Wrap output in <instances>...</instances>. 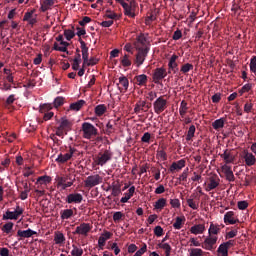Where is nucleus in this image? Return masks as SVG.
<instances>
[{
	"mask_svg": "<svg viewBox=\"0 0 256 256\" xmlns=\"http://www.w3.org/2000/svg\"><path fill=\"white\" fill-rule=\"evenodd\" d=\"M111 237H113V233L105 230L98 239V247L103 249V247H105V243H107Z\"/></svg>",
	"mask_w": 256,
	"mask_h": 256,
	"instance_id": "obj_15",
	"label": "nucleus"
},
{
	"mask_svg": "<svg viewBox=\"0 0 256 256\" xmlns=\"http://www.w3.org/2000/svg\"><path fill=\"white\" fill-rule=\"evenodd\" d=\"M217 236H211L205 238L204 242L202 243V249L206 251H215V245H217Z\"/></svg>",
	"mask_w": 256,
	"mask_h": 256,
	"instance_id": "obj_9",
	"label": "nucleus"
},
{
	"mask_svg": "<svg viewBox=\"0 0 256 256\" xmlns=\"http://www.w3.org/2000/svg\"><path fill=\"white\" fill-rule=\"evenodd\" d=\"M113 159V152L111 150H105L103 153H99L96 158V165L103 167L108 161Z\"/></svg>",
	"mask_w": 256,
	"mask_h": 256,
	"instance_id": "obj_8",
	"label": "nucleus"
},
{
	"mask_svg": "<svg viewBox=\"0 0 256 256\" xmlns=\"http://www.w3.org/2000/svg\"><path fill=\"white\" fill-rule=\"evenodd\" d=\"M224 223L225 225H235L239 223V219L235 218V212L228 211L224 214Z\"/></svg>",
	"mask_w": 256,
	"mask_h": 256,
	"instance_id": "obj_14",
	"label": "nucleus"
},
{
	"mask_svg": "<svg viewBox=\"0 0 256 256\" xmlns=\"http://www.w3.org/2000/svg\"><path fill=\"white\" fill-rule=\"evenodd\" d=\"M54 241L56 245H61V243H65V235L61 232H56L54 236Z\"/></svg>",
	"mask_w": 256,
	"mask_h": 256,
	"instance_id": "obj_38",
	"label": "nucleus"
},
{
	"mask_svg": "<svg viewBox=\"0 0 256 256\" xmlns=\"http://www.w3.org/2000/svg\"><path fill=\"white\" fill-rule=\"evenodd\" d=\"M186 202L188 207H190V209H193L194 211H197V209H199V201H195L192 198H188Z\"/></svg>",
	"mask_w": 256,
	"mask_h": 256,
	"instance_id": "obj_39",
	"label": "nucleus"
},
{
	"mask_svg": "<svg viewBox=\"0 0 256 256\" xmlns=\"http://www.w3.org/2000/svg\"><path fill=\"white\" fill-rule=\"evenodd\" d=\"M52 109H53V106H51V104H44L40 106V113L44 114L43 116L44 121H49L53 117L54 113L50 111Z\"/></svg>",
	"mask_w": 256,
	"mask_h": 256,
	"instance_id": "obj_12",
	"label": "nucleus"
},
{
	"mask_svg": "<svg viewBox=\"0 0 256 256\" xmlns=\"http://www.w3.org/2000/svg\"><path fill=\"white\" fill-rule=\"evenodd\" d=\"M193 235H201L205 233V224H196L190 228Z\"/></svg>",
	"mask_w": 256,
	"mask_h": 256,
	"instance_id": "obj_25",
	"label": "nucleus"
},
{
	"mask_svg": "<svg viewBox=\"0 0 256 256\" xmlns=\"http://www.w3.org/2000/svg\"><path fill=\"white\" fill-rule=\"evenodd\" d=\"M13 213H14L15 221H17V219H19V217L23 215V208H20L19 206H17L15 211H13Z\"/></svg>",
	"mask_w": 256,
	"mask_h": 256,
	"instance_id": "obj_58",
	"label": "nucleus"
},
{
	"mask_svg": "<svg viewBox=\"0 0 256 256\" xmlns=\"http://www.w3.org/2000/svg\"><path fill=\"white\" fill-rule=\"evenodd\" d=\"M244 160L247 167H253V165H255L256 163V158H255V155H253V153L245 152Z\"/></svg>",
	"mask_w": 256,
	"mask_h": 256,
	"instance_id": "obj_22",
	"label": "nucleus"
},
{
	"mask_svg": "<svg viewBox=\"0 0 256 256\" xmlns=\"http://www.w3.org/2000/svg\"><path fill=\"white\" fill-rule=\"evenodd\" d=\"M187 101L182 100L180 103L179 113L181 117H185L187 115V111H189V106H187Z\"/></svg>",
	"mask_w": 256,
	"mask_h": 256,
	"instance_id": "obj_31",
	"label": "nucleus"
},
{
	"mask_svg": "<svg viewBox=\"0 0 256 256\" xmlns=\"http://www.w3.org/2000/svg\"><path fill=\"white\" fill-rule=\"evenodd\" d=\"M56 187L57 189H60V191H65L66 189H69V187H73V184L75 183V177L71 176V174H66L62 176H56Z\"/></svg>",
	"mask_w": 256,
	"mask_h": 256,
	"instance_id": "obj_1",
	"label": "nucleus"
},
{
	"mask_svg": "<svg viewBox=\"0 0 256 256\" xmlns=\"http://www.w3.org/2000/svg\"><path fill=\"white\" fill-rule=\"evenodd\" d=\"M121 6L123 7L124 14L127 17H131L132 19L135 18V12H133V7L131 5H129L128 3L122 1L121 2Z\"/></svg>",
	"mask_w": 256,
	"mask_h": 256,
	"instance_id": "obj_23",
	"label": "nucleus"
},
{
	"mask_svg": "<svg viewBox=\"0 0 256 256\" xmlns=\"http://www.w3.org/2000/svg\"><path fill=\"white\" fill-rule=\"evenodd\" d=\"M170 205L174 209H179L181 207V201H179L177 198L170 199Z\"/></svg>",
	"mask_w": 256,
	"mask_h": 256,
	"instance_id": "obj_53",
	"label": "nucleus"
},
{
	"mask_svg": "<svg viewBox=\"0 0 256 256\" xmlns=\"http://www.w3.org/2000/svg\"><path fill=\"white\" fill-rule=\"evenodd\" d=\"M149 81V77L145 74H140L134 77L135 85L138 87H147V83Z\"/></svg>",
	"mask_w": 256,
	"mask_h": 256,
	"instance_id": "obj_17",
	"label": "nucleus"
},
{
	"mask_svg": "<svg viewBox=\"0 0 256 256\" xmlns=\"http://www.w3.org/2000/svg\"><path fill=\"white\" fill-rule=\"evenodd\" d=\"M33 235H37V232L31 229L17 231V237H21L22 239H29V237H33Z\"/></svg>",
	"mask_w": 256,
	"mask_h": 256,
	"instance_id": "obj_21",
	"label": "nucleus"
},
{
	"mask_svg": "<svg viewBox=\"0 0 256 256\" xmlns=\"http://www.w3.org/2000/svg\"><path fill=\"white\" fill-rule=\"evenodd\" d=\"M177 59H179V56L173 54L169 60L168 63V73H172L175 75L177 71H179V64H177Z\"/></svg>",
	"mask_w": 256,
	"mask_h": 256,
	"instance_id": "obj_13",
	"label": "nucleus"
},
{
	"mask_svg": "<svg viewBox=\"0 0 256 256\" xmlns=\"http://www.w3.org/2000/svg\"><path fill=\"white\" fill-rule=\"evenodd\" d=\"M221 159L224 160L226 164L233 163L235 161V156L233 152L229 149L224 150L223 154H220Z\"/></svg>",
	"mask_w": 256,
	"mask_h": 256,
	"instance_id": "obj_19",
	"label": "nucleus"
},
{
	"mask_svg": "<svg viewBox=\"0 0 256 256\" xmlns=\"http://www.w3.org/2000/svg\"><path fill=\"white\" fill-rule=\"evenodd\" d=\"M121 65H123L124 67H131V60L129 59V55L125 54L121 60Z\"/></svg>",
	"mask_w": 256,
	"mask_h": 256,
	"instance_id": "obj_46",
	"label": "nucleus"
},
{
	"mask_svg": "<svg viewBox=\"0 0 256 256\" xmlns=\"http://www.w3.org/2000/svg\"><path fill=\"white\" fill-rule=\"evenodd\" d=\"M2 219H3V221H8V220L15 221V215L13 212L8 210V211H6L5 214H3Z\"/></svg>",
	"mask_w": 256,
	"mask_h": 256,
	"instance_id": "obj_45",
	"label": "nucleus"
},
{
	"mask_svg": "<svg viewBox=\"0 0 256 256\" xmlns=\"http://www.w3.org/2000/svg\"><path fill=\"white\" fill-rule=\"evenodd\" d=\"M251 111H253V104L251 103V101H247L244 105V112L251 113Z\"/></svg>",
	"mask_w": 256,
	"mask_h": 256,
	"instance_id": "obj_60",
	"label": "nucleus"
},
{
	"mask_svg": "<svg viewBox=\"0 0 256 256\" xmlns=\"http://www.w3.org/2000/svg\"><path fill=\"white\" fill-rule=\"evenodd\" d=\"M135 194V186H131L128 190V193H125V196L121 198V203H127L129 199Z\"/></svg>",
	"mask_w": 256,
	"mask_h": 256,
	"instance_id": "obj_29",
	"label": "nucleus"
},
{
	"mask_svg": "<svg viewBox=\"0 0 256 256\" xmlns=\"http://www.w3.org/2000/svg\"><path fill=\"white\" fill-rule=\"evenodd\" d=\"M73 215H74L73 209H64V210L60 211V217H61L62 221L71 219V217H73Z\"/></svg>",
	"mask_w": 256,
	"mask_h": 256,
	"instance_id": "obj_28",
	"label": "nucleus"
},
{
	"mask_svg": "<svg viewBox=\"0 0 256 256\" xmlns=\"http://www.w3.org/2000/svg\"><path fill=\"white\" fill-rule=\"evenodd\" d=\"M153 107L156 115H161L167 109V100L163 96H160L154 101Z\"/></svg>",
	"mask_w": 256,
	"mask_h": 256,
	"instance_id": "obj_6",
	"label": "nucleus"
},
{
	"mask_svg": "<svg viewBox=\"0 0 256 256\" xmlns=\"http://www.w3.org/2000/svg\"><path fill=\"white\" fill-rule=\"evenodd\" d=\"M65 103V98L58 96L54 100V107H61Z\"/></svg>",
	"mask_w": 256,
	"mask_h": 256,
	"instance_id": "obj_54",
	"label": "nucleus"
},
{
	"mask_svg": "<svg viewBox=\"0 0 256 256\" xmlns=\"http://www.w3.org/2000/svg\"><path fill=\"white\" fill-rule=\"evenodd\" d=\"M77 153H79V150L70 145L68 147L67 153L58 155L56 158V163H67V161H71V159H73L74 155H77Z\"/></svg>",
	"mask_w": 256,
	"mask_h": 256,
	"instance_id": "obj_3",
	"label": "nucleus"
},
{
	"mask_svg": "<svg viewBox=\"0 0 256 256\" xmlns=\"http://www.w3.org/2000/svg\"><path fill=\"white\" fill-rule=\"evenodd\" d=\"M209 181L206 191H213V189H217V187H219V179L217 176L210 177Z\"/></svg>",
	"mask_w": 256,
	"mask_h": 256,
	"instance_id": "obj_24",
	"label": "nucleus"
},
{
	"mask_svg": "<svg viewBox=\"0 0 256 256\" xmlns=\"http://www.w3.org/2000/svg\"><path fill=\"white\" fill-rule=\"evenodd\" d=\"M154 235H156V237H163V228L161 226H156L154 228Z\"/></svg>",
	"mask_w": 256,
	"mask_h": 256,
	"instance_id": "obj_62",
	"label": "nucleus"
},
{
	"mask_svg": "<svg viewBox=\"0 0 256 256\" xmlns=\"http://www.w3.org/2000/svg\"><path fill=\"white\" fill-rule=\"evenodd\" d=\"M158 247L160 248V249H163V250H165V255L166 256H171V245H169V243H159L158 244Z\"/></svg>",
	"mask_w": 256,
	"mask_h": 256,
	"instance_id": "obj_40",
	"label": "nucleus"
},
{
	"mask_svg": "<svg viewBox=\"0 0 256 256\" xmlns=\"http://www.w3.org/2000/svg\"><path fill=\"white\" fill-rule=\"evenodd\" d=\"M250 71L252 73H256V56H253L251 59H250Z\"/></svg>",
	"mask_w": 256,
	"mask_h": 256,
	"instance_id": "obj_56",
	"label": "nucleus"
},
{
	"mask_svg": "<svg viewBox=\"0 0 256 256\" xmlns=\"http://www.w3.org/2000/svg\"><path fill=\"white\" fill-rule=\"evenodd\" d=\"M51 182V176H40L38 179H37V183H39L40 185H47Z\"/></svg>",
	"mask_w": 256,
	"mask_h": 256,
	"instance_id": "obj_43",
	"label": "nucleus"
},
{
	"mask_svg": "<svg viewBox=\"0 0 256 256\" xmlns=\"http://www.w3.org/2000/svg\"><path fill=\"white\" fill-rule=\"evenodd\" d=\"M157 157L162 159V161H167V152L164 150H160L157 152Z\"/></svg>",
	"mask_w": 256,
	"mask_h": 256,
	"instance_id": "obj_63",
	"label": "nucleus"
},
{
	"mask_svg": "<svg viewBox=\"0 0 256 256\" xmlns=\"http://www.w3.org/2000/svg\"><path fill=\"white\" fill-rule=\"evenodd\" d=\"M183 225H185V216L176 217V221L173 224L174 229H182Z\"/></svg>",
	"mask_w": 256,
	"mask_h": 256,
	"instance_id": "obj_34",
	"label": "nucleus"
},
{
	"mask_svg": "<svg viewBox=\"0 0 256 256\" xmlns=\"http://www.w3.org/2000/svg\"><path fill=\"white\" fill-rule=\"evenodd\" d=\"M123 217H125V215L122 212H115L113 214V221H115V223L121 221V219H123Z\"/></svg>",
	"mask_w": 256,
	"mask_h": 256,
	"instance_id": "obj_57",
	"label": "nucleus"
},
{
	"mask_svg": "<svg viewBox=\"0 0 256 256\" xmlns=\"http://www.w3.org/2000/svg\"><path fill=\"white\" fill-rule=\"evenodd\" d=\"M64 37L67 39V41H71L75 37V31L71 29L64 30Z\"/></svg>",
	"mask_w": 256,
	"mask_h": 256,
	"instance_id": "obj_47",
	"label": "nucleus"
},
{
	"mask_svg": "<svg viewBox=\"0 0 256 256\" xmlns=\"http://www.w3.org/2000/svg\"><path fill=\"white\" fill-rule=\"evenodd\" d=\"M252 87H253V86H252L251 84H245V85L240 89L239 93H240L241 95H243V93H249V92L251 91Z\"/></svg>",
	"mask_w": 256,
	"mask_h": 256,
	"instance_id": "obj_59",
	"label": "nucleus"
},
{
	"mask_svg": "<svg viewBox=\"0 0 256 256\" xmlns=\"http://www.w3.org/2000/svg\"><path fill=\"white\" fill-rule=\"evenodd\" d=\"M73 249L71 251L72 256H82L83 255V248L78 247L77 245H72Z\"/></svg>",
	"mask_w": 256,
	"mask_h": 256,
	"instance_id": "obj_42",
	"label": "nucleus"
},
{
	"mask_svg": "<svg viewBox=\"0 0 256 256\" xmlns=\"http://www.w3.org/2000/svg\"><path fill=\"white\" fill-rule=\"evenodd\" d=\"M237 206L240 211H245V209H247V207H249V202H247L245 200L238 201Z\"/></svg>",
	"mask_w": 256,
	"mask_h": 256,
	"instance_id": "obj_50",
	"label": "nucleus"
},
{
	"mask_svg": "<svg viewBox=\"0 0 256 256\" xmlns=\"http://www.w3.org/2000/svg\"><path fill=\"white\" fill-rule=\"evenodd\" d=\"M167 206V199L159 198L155 204L154 209H159L160 211Z\"/></svg>",
	"mask_w": 256,
	"mask_h": 256,
	"instance_id": "obj_35",
	"label": "nucleus"
},
{
	"mask_svg": "<svg viewBox=\"0 0 256 256\" xmlns=\"http://www.w3.org/2000/svg\"><path fill=\"white\" fill-rule=\"evenodd\" d=\"M105 17L106 19H119V15L111 10L106 11Z\"/></svg>",
	"mask_w": 256,
	"mask_h": 256,
	"instance_id": "obj_52",
	"label": "nucleus"
},
{
	"mask_svg": "<svg viewBox=\"0 0 256 256\" xmlns=\"http://www.w3.org/2000/svg\"><path fill=\"white\" fill-rule=\"evenodd\" d=\"M82 132L84 139H93V137H97L98 130L93 124L84 122L82 124Z\"/></svg>",
	"mask_w": 256,
	"mask_h": 256,
	"instance_id": "obj_4",
	"label": "nucleus"
},
{
	"mask_svg": "<svg viewBox=\"0 0 256 256\" xmlns=\"http://www.w3.org/2000/svg\"><path fill=\"white\" fill-rule=\"evenodd\" d=\"M205 252L201 250V248H192L190 249V256H203Z\"/></svg>",
	"mask_w": 256,
	"mask_h": 256,
	"instance_id": "obj_48",
	"label": "nucleus"
},
{
	"mask_svg": "<svg viewBox=\"0 0 256 256\" xmlns=\"http://www.w3.org/2000/svg\"><path fill=\"white\" fill-rule=\"evenodd\" d=\"M149 53V47H145V49L138 50V53L136 54L135 63L137 67H141L143 63H145V59Z\"/></svg>",
	"mask_w": 256,
	"mask_h": 256,
	"instance_id": "obj_11",
	"label": "nucleus"
},
{
	"mask_svg": "<svg viewBox=\"0 0 256 256\" xmlns=\"http://www.w3.org/2000/svg\"><path fill=\"white\" fill-rule=\"evenodd\" d=\"M71 127H73V122L67 118H61L59 126L56 127L57 137L63 138L67 133H69V131H71Z\"/></svg>",
	"mask_w": 256,
	"mask_h": 256,
	"instance_id": "obj_2",
	"label": "nucleus"
},
{
	"mask_svg": "<svg viewBox=\"0 0 256 256\" xmlns=\"http://www.w3.org/2000/svg\"><path fill=\"white\" fill-rule=\"evenodd\" d=\"M187 177H189V168L184 169L182 174L177 178L179 184L183 181L184 183L187 182Z\"/></svg>",
	"mask_w": 256,
	"mask_h": 256,
	"instance_id": "obj_44",
	"label": "nucleus"
},
{
	"mask_svg": "<svg viewBox=\"0 0 256 256\" xmlns=\"http://www.w3.org/2000/svg\"><path fill=\"white\" fill-rule=\"evenodd\" d=\"M134 46L137 50L145 49L147 47V38L145 34L141 33L134 42Z\"/></svg>",
	"mask_w": 256,
	"mask_h": 256,
	"instance_id": "obj_16",
	"label": "nucleus"
},
{
	"mask_svg": "<svg viewBox=\"0 0 256 256\" xmlns=\"http://www.w3.org/2000/svg\"><path fill=\"white\" fill-rule=\"evenodd\" d=\"M181 37H183V32H181V30H176L172 36V39L174 41H179V39H181Z\"/></svg>",
	"mask_w": 256,
	"mask_h": 256,
	"instance_id": "obj_61",
	"label": "nucleus"
},
{
	"mask_svg": "<svg viewBox=\"0 0 256 256\" xmlns=\"http://www.w3.org/2000/svg\"><path fill=\"white\" fill-rule=\"evenodd\" d=\"M91 229V224L84 222L76 227L73 235H82L83 237H87V235H89V233L91 232Z\"/></svg>",
	"mask_w": 256,
	"mask_h": 256,
	"instance_id": "obj_10",
	"label": "nucleus"
},
{
	"mask_svg": "<svg viewBox=\"0 0 256 256\" xmlns=\"http://www.w3.org/2000/svg\"><path fill=\"white\" fill-rule=\"evenodd\" d=\"M185 159H181L177 162H173L169 168L170 173H175V171H181L185 167Z\"/></svg>",
	"mask_w": 256,
	"mask_h": 256,
	"instance_id": "obj_20",
	"label": "nucleus"
},
{
	"mask_svg": "<svg viewBox=\"0 0 256 256\" xmlns=\"http://www.w3.org/2000/svg\"><path fill=\"white\" fill-rule=\"evenodd\" d=\"M167 77V69L164 67L156 68L153 71L152 79L156 85H159Z\"/></svg>",
	"mask_w": 256,
	"mask_h": 256,
	"instance_id": "obj_7",
	"label": "nucleus"
},
{
	"mask_svg": "<svg viewBox=\"0 0 256 256\" xmlns=\"http://www.w3.org/2000/svg\"><path fill=\"white\" fill-rule=\"evenodd\" d=\"M221 230L219 229V224H215L213 222L210 223V227L208 229V235L214 236L219 235Z\"/></svg>",
	"mask_w": 256,
	"mask_h": 256,
	"instance_id": "obj_27",
	"label": "nucleus"
},
{
	"mask_svg": "<svg viewBox=\"0 0 256 256\" xmlns=\"http://www.w3.org/2000/svg\"><path fill=\"white\" fill-rule=\"evenodd\" d=\"M180 71L181 73H184V74L189 73V71H193V64L186 63L182 65Z\"/></svg>",
	"mask_w": 256,
	"mask_h": 256,
	"instance_id": "obj_49",
	"label": "nucleus"
},
{
	"mask_svg": "<svg viewBox=\"0 0 256 256\" xmlns=\"http://www.w3.org/2000/svg\"><path fill=\"white\" fill-rule=\"evenodd\" d=\"M99 63V59L95 58V57H91L90 59H88V62L85 63V65H87V67H93L94 65H97Z\"/></svg>",
	"mask_w": 256,
	"mask_h": 256,
	"instance_id": "obj_55",
	"label": "nucleus"
},
{
	"mask_svg": "<svg viewBox=\"0 0 256 256\" xmlns=\"http://www.w3.org/2000/svg\"><path fill=\"white\" fill-rule=\"evenodd\" d=\"M15 224L13 222H8L2 226L3 233H6V235H11L13 233V227Z\"/></svg>",
	"mask_w": 256,
	"mask_h": 256,
	"instance_id": "obj_33",
	"label": "nucleus"
},
{
	"mask_svg": "<svg viewBox=\"0 0 256 256\" xmlns=\"http://www.w3.org/2000/svg\"><path fill=\"white\" fill-rule=\"evenodd\" d=\"M142 143H149L151 141V133L145 132L141 138Z\"/></svg>",
	"mask_w": 256,
	"mask_h": 256,
	"instance_id": "obj_64",
	"label": "nucleus"
},
{
	"mask_svg": "<svg viewBox=\"0 0 256 256\" xmlns=\"http://www.w3.org/2000/svg\"><path fill=\"white\" fill-rule=\"evenodd\" d=\"M78 41L81 45L80 47H81L82 55L89 52V47H87V43H85V41H83V39H81V38H79Z\"/></svg>",
	"mask_w": 256,
	"mask_h": 256,
	"instance_id": "obj_51",
	"label": "nucleus"
},
{
	"mask_svg": "<svg viewBox=\"0 0 256 256\" xmlns=\"http://www.w3.org/2000/svg\"><path fill=\"white\" fill-rule=\"evenodd\" d=\"M212 127H213V129H215V131H219V129H223V127H225V119L220 118V119L215 120L212 123Z\"/></svg>",
	"mask_w": 256,
	"mask_h": 256,
	"instance_id": "obj_32",
	"label": "nucleus"
},
{
	"mask_svg": "<svg viewBox=\"0 0 256 256\" xmlns=\"http://www.w3.org/2000/svg\"><path fill=\"white\" fill-rule=\"evenodd\" d=\"M103 183V177L99 174L88 176L84 181V186L87 189H93V187H97V185H101Z\"/></svg>",
	"mask_w": 256,
	"mask_h": 256,
	"instance_id": "obj_5",
	"label": "nucleus"
},
{
	"mask_svg": "<svg viewBox=\"0 0 256 256\" xmlns=\"http://www.w3.org/2000/svg\"><path fill=\"white\" fill-rule=\"evenodd\" d=\"M195 131H196L195 125H191L186 135V141H191V139L195 137Z\"/></svg>",
	"mask_w": 256,
	"mask_h": 256,
	"instance_id": "obj_41",
	"label": "nucleus"
},
{
	"mask_svg": "<svg viewBox=\"0 0 256 256\" xmlns=\"http://www.w3.org/2000/svg\"><path fill=\"white\" fill-rule=\"evenodd\" d=\"M83 201V195L79 194V193H72V194H69L67 197H66V203H81Z\"/></svg>",
	"mask_w": 256,
	"mask_h": 256,
	"instance_id": "obj_18",
	"label": "nucleus"
},
{
	"mask_svg": "<svg viewBox=\"0 0 256 256\" xmlns=\"http://www.w3.org/2000/svg\"><path fill=\"white\" fill-rule=\"evenodd\" d=\"M118 81H119V84L117 85H121L124 91H127V89H129V79L125 75H121L118 78Z\"/></svg>",
	"mask_w": 256,
	"mask_h": 256,
	"instance_id": "obj_30",
	"label": "nucleus"
},
{
	"mask_svg": "<svg viewBox=\"0 0 256 256\" xmlns=\"http://www.w3.org/2000/svg\"><path fill=\"white\" fill-rule=\"evenodd\" d=\"M94 113L97 117H103L107 113V106L105 104H99L94 108Z\"/></svg>",
	"mask_w": 256,
	"mask_h": 256,
	"instance_id": "obj_26",
	"label": "nucleus"
},
{
	"mask_svg": "<svg viewBox=\"0 0 256 256\" xmlns=\"http://www.w3.org/2000/svg\"><path fill=\"white\" fill-rule=\"evenodd\" d=\"M83 105H85V100H78L77 102L70 104V109L72 111H80Z\"/></svg>",
	"mask_w": 256,
	"mask_h": 256,
	"instance_id": "obj_37",
	"label": "nucleus"
},
{
	"mask_svg": "<svg viewBox=\"0 0 256 256\" xmlns=\"http://www.w3.org/2000/svg\"><path fill=\"white\" fill-rule=\"evenodd\" d=\"M217 256H229V248H227L223 243L219 245L217 249Z\"/></svg>",
	"mask_w": 256,
	"mask_h": 256,
	"instance_id": "obj_36",
	"label": "nucleus"
}]
</instances>
